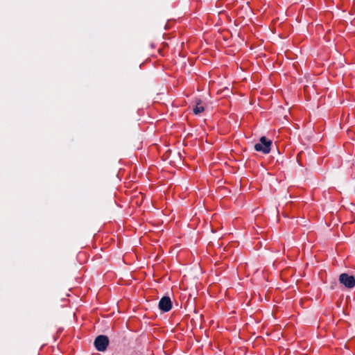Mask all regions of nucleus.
Masks as SVG:
<instances>
[{
  "instance_id": "1",
  "label": "nucleus",
  "mask_w": 355,
  "mask_h": 355,
  "mask_svg": "<svg viewBox=\"0 0 355 355\" xmlns=\"http://www.w3.org/2000/svg\"><path fill=\"white\" fill-rule=\"evenodd\" d=\"M272 144L271 140L268 139L264 136L261 137L260 138V142L254 145V150L256 151L262 152L263 154H268L270 151Z\"/></svg>"
},
{
  "instance_id": "2",
  "label": "nucleus",
  "mask_w": 355,
  "mask_h": 355,
  "mask_svg": "<svg viewBox=\"0 0 355 355\" xmlns=\"http://www.w3.org/2000/svg\"><path fill=\"white\" fill-rule=\"evenodd\" d=\"M109 345V339L106 336L100 335L97 336L94 340V346L99 352H104L106 350Z\"/></svg>"
},
{
  "instance_id": "3",
  "label": "nucleus",
  "mask_w": 355,
  "mask_h": 355,
  "mask_svg": "<svg viewBox=\"0 0 355 355\" xmlns=\"http://www.w3.org/2000/svg\"><path fill=\"white\" fill-rule=\"evenodd\" d=\"M339 282L348 288H352L355 286V278L347 273H342L339 276Z\"/></svg>"
},
{
  "instance_id": "4",
  "label": "nucleus",
  "mask_w": 355,
  "mask_h": 355,
  "mask_svg": "<svg viewBox=\"0 0 355 355\" xmlns=\"http://www.w3.org/2000/svg\"><path fill=\"white\" fill-rule=\"evenodd\" d=\"M172 303L169 297L164 296L159 302V308L163 312H168L171 309Z\"/></svg>"
},
{
  "instance_id": "5",
  "label": "nucleus",
  "mask_w": 355,
  "mask_h": 355,
  "mask_svg": "<svg viewBox=\"0 0 355 355\" xmlns=\"http://www.w3.org/2000/svg\"><path fill=\"white\" fill-rule=\"evenodd\" d=\"M205 108L202 105L201 101H199L196 103V106L193 109V112L195 114H200L204 111Z\"/></svg>"
}]
</instances>
